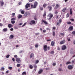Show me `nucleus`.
I'll list each match as a JSON object with an SVG mask.
<instances>
[{"instance_id":"1","label":"nucleus","mask_w":75,"mask_h":75,"mask_svg":"<svg viewBox=\"0 0 75 75\" xmlns=\"http://www.w3.org/2000/svg\"><path fill=\"white\" fill-rule=\"evenodd\" d=\"M47 49L48 50H50L51 48L50 46H48L47 47V45H45L43 46V50L44 51H47Z\"/></svg>"},{"instance_id":"2","label":"nucleus","mask_w":75,"mask_h":75,"mask_svg":"<svg viewBox=\"0 0 75 75\" xmlns=\"http://www.w3.org/2000/svg\"><path fill=\"white\" fill-rule=\"evenodd\" d=\"M37 5H38V2L37 1L35 2L34 4V6L33 4L31 5V8H35Z\"/></svg>"},{"instance_id":"3","label":"nucleus","mask_w":75,"mask_h":75,"mask_svg":"<svg viewBox=\"0 0 75 75\" xmlns=\"http://www.w3.org/2000/svg\"><path fill=\"white\" fill-rule=\"evenodd\" d=\"M48 17H50V18L48 19L49 20H51V18L53 17V15L51 13H50L47 15Z\"/></svg>"},{"instance_id":"4","label":"nucleus","mask_w":75,"mask_h":75,"mask_svg":"<svg viewBox=\"0 0 75 75\" xmlns=\"http://www.w3.org/2000/svg\"><path fill=\"white\" fill-rule=\"evenodd\" d=\"M67 49V46L65 45H63L62 46V50H65Z\"/></svg>"},{"instance_id":"5","label":"nucleus","mask_w":75,"mask_h":75,"mask_svg":"<svg viewBox=\"0 0 75 75\" xmlns=\"http://www.w3.org/2000/svg\"><path fill=\"white\" fill-rule=\"evenodd\" d=\"M43 23H44V24H45L46 25H48V23H47V22L46 21L43 19H42V20L41 24H43Z\"/></svg>"},{"instance_id":"6","label":"nucleus","mask_w":75,"mask_h":75,"mask_svg":"<svg viewBox=\"0 0 75 75\" xmlns=\"http://www.w3.org/2000/svg\"><path fill=\"white\" fill-rule=\"evenodd\" d=\"M35 23V21H31L29 23L30 25H32L33 24H34Z\"/></svg>"},{"instance_id":"7","label":"nucleus","mask_w":75,"mask_h":75,"mask_svg":"<svg viewBox=\"0 0 75 75\" xmlns=\"http://www.w3.org/2000/svg\"><path fill=\"white\" fill-rule=\"evenodd\" d=\"M68 68L69 69H72L73 68V66L72 65H69L68 66Z\"/></svg>"},{"instance_id":"8","label":"nucleus","mask_w":75,"mask_h":75,"mask_svg":"<svg viewBox=\"0 0 75 75\" xmlns=\"http://www.w3.org/2000/svg\"><path fill=\"white\" fill-rule=\"evenodd\" d=\"M65 42V40H62L60 42V44H64Z\"/></svg>"},{"instance_id":"9","label":"nucleus","mask_w":75,"mask_h":75,"mask_svg":"<svg viewBox=\"0 0 75 75\" xmlns=\"http://www.w3.org/2000/svg\"><path fill=\"white\" fill-rule=\"evenodd\" d=\"M30 6H31V4H30L28 3L26 4V5H25V8H28V7H30Z\"/></svg>"},{"instance_id":"10","label":"nucleus","mask_w":75,"mask_h":75,"mask_svg":"<svg viewBox=\"0 0 75 75\" xmlns=\"http://www.w3.org/2000/svg\"><path fill=\"white\" fill-rule=\"evenodd\" d=\"M69 30V31H72V30H73V26H70Z\"/></svg>"},{"instance_id":"11","label":"nucleus","mask_w":75,"mask_h":75,"mask_svg":"<svg viewBox=\"0 0 75 75\" xmlns=\"http://www.w3.org/2000/svg\"><path fill=\"white\" fill-rule=\"evenodd\" d=\"M59 4H57L56 5V6L55 7V9H57L59 8Z\"/></svg>"},{"instance_id":"12","label":"nucleus","mask_w":75,"mask_h":75,"mask_svg":"<svg viewBox=\"0 0 75 75\" xmlns=\"http://www.w3.org/2000/svg\"><path fill=\"white\" fill-rule=\"evenodd\" d=\"M47 8L49 9V11H51L52 10V7L50 6H48Z\"/></svg>"},{"instance_id":"13","label":"nucleus","mask_w":75,"mask_h":75,"mask_svg":"<svg viewBox=\"0 0 75 75\" xmlns=\"http://www.w3.org/2000/svg\"><path fill=\"white\" fill-rule=\"evenodd\" d=\"M30 14V13L29 12H27L25 13V16H29Z\"/></svg>"},{"instance_id":"14","label":"nucleus","mask_w":75,"mask_h":75,"mask_svg":"<svg viewBox=\"0 0 75 75\" xmlns=\"http://www.w3.org/2000/svg\"><path fill=\"white\" fill-rule=\"evenodd\" d=\"M16 62H21V60H20V58H18L16 59Z\"/></svg>"},{"instance_id":"15","label":"nucleus","mask_w":75,"mask_h":75,"mask_svg":"<svg viewBox=\"0 0 75 75\" xmlns=\"http://www.w3.org/2000/svg\"><path fill=\"white\" fill-rule=\"evenodd\" d=\"M55 45V42L54 41H52L51 42V45L52 46H54Z\"/></svg>"},{"instance_id":"16","label":"nucleus","mask_w":75,"mask_h":75,"mask_svg":"<svg viewBox=\"0 0 75 75\" xmlns=\"http://www.w3.org/2000/svg\"><path fill=\"white\" fill-rule=\"evenodd\" d=\"M43 72V70L42 69H40V71H38V73L39 74H41L42 72Z\"/></svg>"},{"instance_id":"17","label":"nucleus","mask_w":75,"mask_h":75,"mask_svg":"<svg viewBox=\"0 0 75 75\" xmlns=\"http://www.w3.org/2000/svg\"><path fill=\"white\" fill-rule=\"evenodd\" d=\"M13 38H14V35H11L9 37V38L10 39H13Z\"/></svg>"},{"instance_id":"18","label":"nucleus","mask_w":75,"mask_h":75,"mask_svg":"<svg viewBox=\"0 0 75 75\" xmlns=\"http://www.w3.org/2000/svg\"><path fill=\"white\" fill-rule=\"evenodd\" d=\"M34 53H32L30 55V58H32L33 57H34Z\"/></svg>"},{"instance_id":"19","label":"nucleus","mask_w":75,"mask_h":75,"mask_svg":"<svg viewBox=\"0 0 75 75\" xmlns=\"http://www.w3.org/2000/svg\"><path fill=\"white\" fill-rule=\"evenodd\" d=\"M8 27L9 28H12L13 27V25L11 24H9L8 25Z\"/></svg>"},{"instance_id":"20","label":"nucleus","mask_w":75,"mask_h":75,"mask_svg":"<svg viewBox=\"0 0 75 75\" xmlns=\"http://www.w3.org/2000/svg\"><path fill=\"white\" fill-rule=\"evenodd\" d=\"M47 4L45 3L43 4V7H44V8H45V7H47Z\"/></svg>"},{"instance_id":"21","label":"nucleus","mask_w":75,"mask_h":75,"mask_svg":"<svg viewBox=\"0 0 75 75\" xmlns=\"http://www.w3.org/2000/svg\"><path fill=\"white\" fill-rule=\"evenodd\" d=\"M62 21V19H59L58 21L59 23L61 24Z\"/></svg>"},{"instance_id":"22","label":"nucleus","mask_w":75,"mask_h":75,"mask_svg":"<svg viewBox=\"0 0 75 75\" xmlns=\"http://www.w3.org/2000/svg\"><path fill=\"white\" fill-rule=\"evenodd\" d=\"M4 2H3V1L1 2V7H3V5H4Z\"/></svg>"},{"instance_id":"23","label":"nucleus","mask_w":75,"mask_h":75,"mask_svg":"<svg viewBox=\"0 0 75 75\" xmlns=\"http://www.w3.org/2000/svg\"><path fill=\"white\" fill-rule=\"evenodd\" d=\"M3 30L4 32H6L7 31V28H4L3 29Z\"/></svg>"},{"instance_id":"24","label":"nucleus","mask_w":75,"mask_h":75,"mask_svg":"<svg viewBox=\"0 0 75 75\" xmlns=\"http://www.w3.org/2000/svg\"><path fill=\"white\" fill-rule=\"evenodd\" d=\"M46 13H47L46 12V11H45L44 12V13L43 16V17H45V16H46Z\"/></svg>"},{"instance_id":"25","label":"nucleus","mask_w":75,"mask_h":75,"mask_svg":"<svg viewBox=\"0 0 75 75\" xmlns=\"http://www.w3.org/2000/svg\"><path fill=\"white\" fill-rule=\"evenodd\" d=\"M29 68L30 69H33L34 67H33V66L30 64L29 65Z\"/></svg>"},{"instance_id":"26","label":"nucleus","mask_w":75,"mask_h":75,"mask_svg":"<svg viewBox=\"0 0 75 75\" xmlns=\"http://www.w3.org/2000/svg\"><path fill=\"white\" fill-rule=\"evenodd\" d=\"M66 10H67V8H64L62 10V11L63 12H65Z\"/></svg>"},{"instance_id":"27","label":"nucleus","mask_w":75,"mask_h":75,"mask_svg":"<svg viewBox=\"0 0 75 75\" xmlns=\"http://www.w3.org/2000/svg\"><path fill=\"white\" fill-rule=\"evenodd\" d=\"M60 24H61V23H59V22H57L56 25L57 26H59L60 25Z\"/></svg>"},{"instance_id":"28","label":"nucleus","mask_w":75,"mask_h":75,"mask_svg":"<svg viewBox=\"0 0 75 75\" xmlns=\"http://www.w3.org/2000/svg\"><path fill=\"white\" fill-rule=\"evenodd\" d=\"M23 17V16H22V15H20L18 16V18H19V19L21 18V17Z\"/></svg>"},{"instance_id":"29","label":"nucleus","mask_w":75,"mask_h":75,"mask_svg":"<svg viewBox=\"0 0 75 75\" xmlns=\"http://www.w3.org/2000/svg\"><path fill=\"white\" fill-rule=\"evenodd\" d=\"M70 14H71V15H72V8H71L70 9Z\"/></svg>"},{"instance_id":"30","label":"nucleus","mask_w":75,"mask_h":75,"mask_svg":"<svg viewBox=\"0 0 75 75\" xmlns=\"http://www.w3.org/2000/svg\"><path fill=\"white\" fill-rule=\"evenodd\" d=\"M16 20V19L15 18H11V21H13V20Z\"/></svg>"},{"instance_id":"31","label":"nucleus","mask_w":75,"mask_h":75,"mask_svg":"<svg viewBox=\"0 0 75 75\" xmlns=\"http://www.w3.org/2000/svg\"><path fill=\"white\" fill-rule=\"evenodd\" d=\"M39 62V60H37L36 61L35 64H38V63Z\"/></svg>"},{"instance_id":"32","label":"nucleus","mask_w":75,"mask_h":75,"mask_svg":"<svg viewBox=\"0 0 75 75\" xmlns=\"http://www.w3.org/2000/svg\"><path fill=\"white\" fill-rule=\"evenodd\" d=\"M22 75H26L27 74L26 73V72L25 71H24L22 73Z\"/></svg>"},{"instance_id":"33","label":"nucleus","mask_w":75,"mask_h":75,"mask_svg":"<svg viewBox=\"0 0 75 75\" xmlns=\"http://www.w3.org/2000/svg\"><path fill=\"white\" fill-rule=\"evenodd\" d=\"M71 34H73V35H75V30L73 31L72 32Z\"/></svg>"},{"instance_id":"34","label":"nucleus","mask_w":75,"mask_h":75,"mask_svg":"<svg viewBox=\"0 0 75 75\" xmlns=\"http://www.w3.org/2000/svg\"><path fill=\"white\" fill-rule=\"evenodd\" d=\"M67 24H68L69 25L71 24V22L70 21L67 22Z\"/></svg>"},{"instance_id":"35","label":"nucleus","mask_w":75,"mask_h":75,"mask_svg":"<svg viewBox=\"0 0 75 75\" xmlns=\"http://www.w3.org/2000/svg\"><path fill=\"white\" fill-rule=\"evenodd\" d=\"M24 13H25V11H21V13L23 14H24Z\"/></svg>"},{"instance_id":"36","label":"nucleus","mask_w":75,"mask_h":75,"mask_svg":"<svg viewBox=\"0 0 75 75\" xmlns=\"http://www.w3.org/2000/svg\"><path fill=\"white\" fill-rule=\"evenodd\" d=\"M15 22H16V21H11V23H12V24H14V23H15Z\"/></svg>"},{"instance_id":"37","label":"nucleus","mask_w":75,"mask_h":75,"mask_svg":"<svg viewBox=\"0 0 75 75\" xmlns=\"http://www.w3.org/2000/svg\"><path fill=\"white\" fill-rule=\"evenodd\" d=\"M21 66V64H18L17 65V67H20Z\"/></svg>"},{"instance_id":"38","label":"nucleus","mask_w":75,"mask_h":75,"mask_svg":"<svg viewBox=\"0 0 75 75\" xmlns=\"http://www.w3.org/2000/svg\"><path fill=\"white\" fill-rule=\"evenodd\" d=\"M35 47H36V48H37V47H38V44H36L35 45Z\"/></svg>"},{"instance_id":"39","label":"nucleus","mask_w":75,"mask_h":75,"mask_svg":"<svg viewBox=\"0 0 75 75\" xmlns=\"http://www.w3.org/2000/svg\"><path fill=\"white\" fill-rule=\"evenodd\" d=\"M53 36L55 35V32H53Z\"/></svg>"},{"instance_id":"40","label":"nucleus","mask_w":75,"mask_h":75,"mask_svg":"<svg viewBox=\"0 0 75 75\" xmlns=\"http://www.w3.org/2000/svg\"><path fill=\"white\" fill-rule=\"evenodd\" d=\"M71 64V62H68L66 63L67 65H68V64Z\"/></svg>"},{"instance_id":"41","label":"nucleus","mask_w":75,"mask_h":75,"mask_svg":"<svg viewBox=\"0 0 75 75\" xmlns=\"http://www.w3.org/2000/svg\"><path fill=\"white\" fill-rule=\"evenodd\" d=\"M50 53L51 54H53L54 53V51H52Z\"/></svg>"},{"instance_id":"42","label":"nucleus","mask_w":75,"mask_h":75,"mask_svg":"<svg viewBox=\"0 0 75 75\" xmlns=\"http://www.w3.org/2000/svg\"><path fill=\"white\" fill-rule=\"evenodd\" d=\"M44 9V8H43V7H41L40 8V10L41 11H42Z\"/></svg>"},{"instance_id":"43","label":"nucleus","mask_w":75,"mask_h":75,"mask_svg":"<svg viewBox=\"0 0 75 75\" xmlns=\"http://www.w3.org/2000/svg\"><path fill=\"white\" fill-rule=\"evenodd\" d=\"M60 35H62V36H64V33H60Z\"/></svg>"},{"instance_id":"44","label":"nucleus","mask_w":75,"mask_h":75,"mask_svg":"<svg viewBox=\"0 0 75 75\" xmlns=\"http://www.w3.org/2000/svg\"><path fill=\"white\" fill-rule=\"evenodd\" d=\"M9 57H10V55L8 54L6 56V58H8Z\"/></svg>"},{"instance_id":"45","label":"nucleus","mask_w":75,"mask_h":75,"mask_svg":"<svg viewBox=\"0 0 75 75\" xmlns=\"http://www.w3.org/2000/svg\"><path fill=\"white\" fill-rule=\"evenodd\" d=\"M5 69V68L4 67H2L1 69V71H4Z\"/></svg>"},{"instance_id":"46","label":"nucleus","mask_w":75,"mask_h":75,"mask_svg":"<svg viewBox=\"0 0 75 75\" xmlns=\"http://www.w3.org/2000/svg\"><path fill=\"white\" fill-rule=\"evenodd\" d=\"M25 25H26V23H25L22 26V27H24V26H25Z\"/></svg>"},{"instance_id":"47","label":"nucleus","mask_w":75,"mask_h":75,"mask_svg":"<svg viewBox=\"0 0 75 75\" xmlns=\"http://www.w3.org/2000/svg\"><path fill=\"white\" fill-rule=\"evenodd\" d=\"M58 70L59 71H62V69L61 68H59L58 69Z\"/></svg>"},{"instance_id":"48","label":"nucleus","mask_w":75,"mask_h":75,"mask_svg":"<svg viewBox=\"0 0 75 75\" xmlns=\"http://www.w3.org/2000/svg\"><path fill=\"white\" fill-rule=\"evenodd\" d=\"M12 68L11 67H8V69H10V70H11V69H12Z\"/></svg>"},{"instance_id":"49","label":"nucleus","mask_w":75,"mask_h":75,"mask_svg":"<svg viewBox=\"0 0 75 75\" xmlns=\"http://www.w3.org/2000/svg\"><path fill=\"white\" fill-rule=\"evenodd\" d=\"M46 30H43V33H46Z\"/></svg>"},{"instance_id":"50","label":"nucleus","mask_w":75,"mask_h":75,"mask_svg":"<svg viewBox=\"0 0 75 75\" xmlns=\"http://www.w3.org/2000/svg\"><path fill=\"white\" fill-rule=\"evenodd\" d=\"M70 20H71V21H74V19H73V18H71L70 19Z\"/></svg>"},{"instance_id":"51","label":"nucleus","mask_w":75,"mask_h":75,"mask_svg":"<svg viewBox=\"0 0 75 75\" xmlns=\"http://www.w3.org/2000/svg\"><path fill=\"white\" fill-rule=\"evenodd\" d=\"M52 65L53 66H55L56 65V63H53Z\"/></svg>"},{"instance_id":"52","label":"nucleus","mask_w":75,"mask_h":75,"mask_svg":"<svg viewBox=\"0 0 75 75\" xmlns=\"http://www.w3.org/2000/svg\"><path fill=\"white\" fill-rule=\"evenodd\" d=\"M56 29V28L55 27H53V30H55Z\"/></svg>"},{"instance_id":"53","label":"nucleus","mask_w":75,"mask_h":75,"mask_svg":"<svg viewBox=\"0 0 75 75\" xmlns=\"http://www.w3.org/2000/svg\"><path fill=\"white\" fill-rule=\"evenodd\" d=\"M23 25V23H21L18 24L19 25Z\"/></svg>"},{"instance_id":"54","label":"nucleus","mask_w":75,"mask_h":75,"mask_svg":"<svg viewBox=\"0 0 75 75\" xmlns=\"http://www.w3.org/2000/svg\"><path fill=\"white\" fill-rule=\"evenodd\" d=\"M15 58H18V56L16 55H15L14 56Z\"/></svg>"},{"instance_id":"55","label":"nucleus","mask_w":75,"mask_h":75,"mask_svg":"<svg viewBox=\"0 0 75 75\" xmlns=\"http://www.w3.org/2000/svg\"><path fill=\"white\" fill-rule=\"evenodd\" d=\"M57 50L59 51L60 50V48L59 47H57Z\"/></svg>"},{"instance_id":"56","label":"nucleus","mask_w":75,"mask_h":75,"mask_svg":"<svg viewBox=\"0 0 75 75\" xmlns=\"http://www.w3.org/2000/svg\"><path fill=\"white\" fill-rule=\"evenodd\" d=\"M14 28L15 29H18V27L17 26H15Z\"/></svg>"},{"instance_id":"57","label":"nucleus","mask_w":75,"mask_h":75,"mask_svg":"<svg viewBox=\"0 0 75 75\" xmlns=\"http://www.w3.org/2000/svg\"><path fill=\"white\" fill-rule=\"evenodd\" d=\"M67 17H69V14L67 13Z\"/></svg>"},{"instance_id":"58","label":"nucleus","mask_w":75,"mask_h":75,"mask_svg":"<svg viewBox=\"0 0 75 75\" xmlns=\"http://www.w3.org/2000/svg\"><path fill=\"white\" fill-rule=\"evenodd\" d=\"M36 35H39L40 34V33H35Z\"/></svg>"},{"instance_id":"59","label":"nucleus","mask_w":75,"mask_h":75,"mask_svg":"<svg viewBox=\"0 0 75 75\" xmlns=\"http://www.w3.org/2000/svg\"><path fill=\"white\" fill-rule=\"evenodd\" d=\"M54 13L55 14H58V12L55 11L54 12Z\"/></svg>"},{"instance_id":"60","label":"nucleus","mask_w":75,"mask_h":75,"mask_svg":"<svg viewBox=\"0 0 75 75\" xmlns=\"http://www.w3.org/2000/svg\"><path fill=\"white\" fill-rule=\"evenodd\" d=\"M2 26H3V24L0 23V27H1Z\"/></svg>"},{"instance_id":"61","label":"nucleus","mask_w":75,"mask_h":75,"mask_svg":"<svg viewBox=\"0 0 75 75\" xmlns=\"http://www.w3.org/2000/svg\"><path fill=\"white\" fill-rule=\"evenodd\" d=\"M34 67L35 69H36V68H37V66H36V65L34 66Z\"/></svg>"},{"instance_id":"62","label":"nucleus","mask_w":75,"mask_h":75,"mask_svg":"<svg viewBox=\"0 0 75 75\" xmlns=\"http://www.w3.org/2000/svg\"><path fill=\"white\" fill-rule=\"evenodd\" d=\"M34 1V0H29V2H32V1Z\"/></svg>"},{"instance_id":"63","label":"nucleus","mask_w":75,"mask_h":75,"mask_svg":"<svg viewBox=\"0 0 75 75\" xmlns=\"http://www.w3.org/2000/svg\"><path fill=\"white\" fill-rule=\"evenodd\" d=\"M12 60L13 61H15V59H14V58H13L12 59Z\"/></svg>"},{"instance_id":"64","label":"nucleus","mask_w":75,"mask_h":75,"mask_svg":"<svg viewBox=\"0 0 75 75\" xmlns=\"http://www.w3.org/2000/svg\"><path fill=\"white\" fill-rule=\"evenodd\" d=\"M10 31H13V28H11L10 29Z\"/></svg>"}]
</instances>
